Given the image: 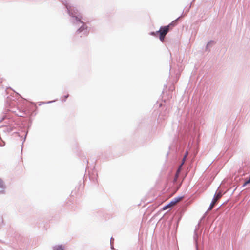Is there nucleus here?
<instances>
[{
    "label": "nucleus",
    "instance_id": "obj_1",
    "mask_svg": "<svg viewBox=\"0 0 250 250\" xmlns=\"http://www.w3.org/2000/svg\"><path fill=\"white\" fill-rule=\"evenodd\" d=\"M180 18L179 17L175 21H173L170 24L167 26H162L158 32H159V39L162 41L163 42L166 35L170 29L172 28V27L176 25V21Z\"/></svg>",
    "mask_w": 250,
    "mask_h": 250
},
{
    "label": "nucleus",
    "instance_id": "obj_2",
    "mask_svg": "<svg viewBox=\"0 0 250 250\" xmlns=\"http://www.w3.org/2000/svg\"><path fill=\"white\" fill-rule=\"evenodd\" d=\"M222 196V194L221 192V191H219V192H218L216 194H215L214 195V197L212 200V202L211 204H210V207L208 209V210H211L214 207V205H215V204L216 203L217 201L218 200H219L221 198Z\"/></svg>",
    "mask_w": 250,
    "mask_h": 250
},
{
    "label": "nucleus",
    "instance_id": "obj_3",
    "mask_svg": "<svg viewBox=\"0 0 250 250\" xmlns=\"http://www.w3.org/2000/svg\"><path fill=\"white\" fill-rule=\"evenodd\" d=\"M75 19L77 21H80L81 22V21H80V20L78 19V17H75ZM82 23H83V25L78 29L77 30V32L78 33H80V32H82L84 30L86 31V35H87L88 34V32L87 31V30L88 29V27L86 25V24L82 22Z\"/></svg>",
    "mask_w": 250,
    "mask_h": 250
},
{
    "label": "nucleus",
    "instance_id": "obj_4",
    "mask_svg": "<svg viewBox=\"0 0 250 250\" xmlns=\"http://www.w3.org/2000/svg\"><path fill=\"white\" fill-rule=\"evenodd\" d=\"M183 197H176L172 199L169 204L172 206V207L175 206L177 203H178L179 201H180L182 199Z\"/></svg>",
    "mask_w": 250,
    "mask_h": 250
},
{
    "label": "nucleus",
    "instance_id": "obj_5",
    "mask_svg": "<svg viewBox=\"0 0 250 250\" xmlns=\"http://www.w3.org/2000/svg\"><path fill=\"white\" fill-rule=\"evenodd\" d=\"M171 207H172V206H171V205L169 203L166 206H164L163 208V210H166Z\"/></svg>",
    "mask_w": 250,
    "mask_h": 250
},
{
    "label": "nucleus",
    "instance_id": "obj_6",
    "mask_svg": "<svg viewBox=\"0 0 250 250\" xmlns=\"http://www.w3.org/2000/svg\"><path fill=\"white\" fill-rule=\"evenodd\" d=\"M250 177L249 178V179L248 180H246L245 182V183L243 184V186H245L246 185H247V184H250Z\"/></svg>",
    "mask_w": 250,
    "mask_h": 250
},
{
    "label": "nucleus",
    "instance_id": "obj_7",
    "mask_svg": "<svg viewBox=\"0 0 250 250\" xmlns=\"http://www.w3.org/2000/svg\"><path fill=\"white\" fill-rule=\"evenodd\" d=\"M158 34H159V32H158V31H157L156 32H151L150 33V35H152V36H156Z\"/></svg>",
    "mask_w": 250,
    "mask_h": 250
},
{
    "label": "nucleus",
    "instance_id": "obj_8",
    "mask_svg": "<svg viewBox=\"0 0 250 250\" xmlns=\"http://www.w3.org/2000/svg\"><path fill=\"white\" fill-rule=\"evenodd\" d=\"M179 174L178 173H177V172L175 174V178H174V182H176L178 178V176H179Z\"/></svg>",
    "mask_w": 250,
    "mask_h": 250
},
{
    "label": "nucleus",
    "instance_id": "obj_9",
    "mask_svg": "<svg viewBox=\"0 0 250 250\" xmlns=\"http://www.w3.org/2000/svg\"><path fill=\"white\" fill-rule=\"evenodd\" d=\"M55 250H63V249L62 246H58L56 247Z\"/></svg>",
    "mask_w": 250,
    "mask_h": 250
},
{
    "label": "nucleus",
    "instance_id": "obj_10",
    "mask_svg": "<svg viewBox=\"0 0 250 250\" xmlns=\"http://www.w3.org/2000/svg\"><path fill=\"white\" fill-rule=\"evenodd\" d=\"M182 166H181V165H180V166H179V168H178V169H177V172H176L177 173L179 174V173H180V171H181V169Z\"/></svg>",
    "mask_w": 250,
    "mask_h": 250
},
{
    "label": "nucleus",
    "instance_id": "obj_11",
    "mask_svg": "<svg viewBox=\"0 0 250 250\" xmlns=\"http://www.w3.org/2000/svg\"><path fill=\"white\" fill-rule=\"evenodd\" d=\"M3 184L2 181L0 179V188H3Z\"/></svg>",
    "mask_w": 250,
    "mask_h": 250
},
{
    "label": "nucleus",
    "instance_id": "obj_12",
    "mask_svg": "<svg viewBox=\"0 0 250 250\" xmlns=\"http://www.w3.org/2000/svg\"><path fill=\"white\" fill-rule=\"evenodd\" d=\"M186 158H185V157H183V159H182V163H181V166H182V165L184 164V163H185V161H186Z\"/></svg>",
    "mask_w": 250,
    "mask_h": 250
},
{
    "label": "nucleus",
    "instance_id": "obj_13",
    "mask_svg": "<svg viewBox=\"0 0 250 250\" xmlns=\"http://www.w3.org/2000/svg\"><path fill=\"white\" fill-rule=\"evenodd\" d=\"M188 151H187V152H186V153H185V155H184V157L187 158V157L188 156Z\"/></svg>",
    "mask_w": 250,
    "mask_h": 250
},
{
    "label": "nucleus",
    "instance_id": "obj_14",
    "mask_svg": "<svg viewBox=\"0 0 250 250\" xmlns=\"http://www.w3.org/2000/svg\"><path fill=\"white\" fill-rule=\"evenodd\" d=\"M0 193H4V191L3 190L0 191Z\"/></svg>",
    "mask_w": 250,
    "mask_h": 250
},
{
    "label": "nucleus",
    "instance_id": "obj_15",
    "mask_svg": "<svg viewBox=\"0 0 250 250\" xmlns=\"http://www.w3.org/2000/svg\"><path fill=\"white\" fill-rule=\"evenodd\" d=\"M68 97V95H67V96H65V99H66V98H67Z\"/></svg>",
    "mask_w": 250,
    "mask_h": 250
}]
</instances>
